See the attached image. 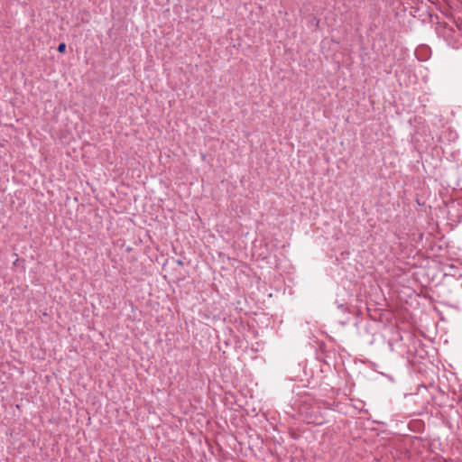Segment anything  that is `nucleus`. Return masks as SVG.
<instances>
[{
	"instance_id": "obj_1",
	"label": "nucleus",
	"mask_w": 462,
	"mask_h": 462,
	"mask_svg": "<svg viewBox=\"0 0 462 462\" xmlns=\"http://www.w3.org/2000/svg\"><path fill=\"white\" fill-rule=\"evenodd\" d=\"M65 51H66V44L64 42L60 43V45L58 46V51L60 53H63V52H65Z\"/></svg>"
}]
</instances>
